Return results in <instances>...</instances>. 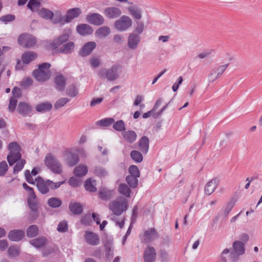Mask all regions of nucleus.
Here are the masks:
<instances>
[{
  "mask_svg": "<svg viewBox=\"0 0 262 262\" xmlns=\"http://www.w3.org/2000/svg\"><path fill=\"white\" fill-rule=\"evenodd\" d=\"M140 40L141 37L139 35L135 33H130L127 39V46L130 49H136L137 48Z\"/></svg>",
  "mask_w": 262,
  "mask_h": 262,
  "instance_id": "13",
  "label": "nucleus"
},
{
  "mask_svg": "<svg viewBox=\"0 0 262 262\" xmlns=\"http://www.w3.org/2000/svg\"><path fill=\"white\" fill-rule=\"evenodd\" d=\"M56 89L59 91H63L66 86V79L62 75H58L55 78Z\"/></svg>",
  "mask_w": 262,
  "mask_h": 262,
  "instance_id": "32",
  "label": "nucleus"
},
{
  "mask_svg": "<svg viewBox=\"0 0 262 262\" xmlns=\"http://www.w3.org/2000/svg\"><path fill=\"white\" fill-rule=\"evenodd\" d=\"M70 31L64 32L58 38L55 39L51 44L54 53L71 54L74 50L75 43L73 41L69 42L59 48L61 45L68 40Z\"/></svg>",
  "mask_w": 262,
  "mask_h": 262,
  "instance_id": "1",
  "label": "nucleus"
},
{
  "mask_svg": "<svg viewBox=\"0 0 262 262\" xmlns=\"http://www.w3.org/2000/svg\"><path fill=\"white\" fill-rule=\"evenodd\" d=\"M99 196L102 200H107L110 199L113 195L112 191L103 188L99 191Z\"/></svg>",
  "mask_w": 262,
  "mask_h": 262,
  "instance_id": "36",
  "label": "nucleus"
},
{
  "mask_svg": "<svg viewBox=\"0 0 262 262\" xmlns=\"http://www.w3.org/2000/svg\"><path fill=\"white\" fill-rule=\"evenodd\" d=\"M45 164L53 172L60 174L62 172V166L60 162L55 156L51 153L48 154L45 158Z\"/></svg>",
  "mask_w": 262,
  "mask_h": 262,
  "instance_id": "5",
  "label": "nucleus"
},
{
  "mask_svg": "<svg viewBox=\"0 0 262 262\" xmlns=\"http://www.w3.org/2000/svg\"><path fill=\"white\" fill-rule=\"evenodd\" d=\"M48 205L52 208H57L61 205V201L57 198H51L48 201Z\"/></svg>",
  "mask_w": 262,
  "mask_h": 262,
  "instance_id": "44",
  "label": "nucleus"
},
{
  "mask_svg": "<svg viewBox=\"0 0 262 262\" xmlns=\"http://www.w3.org/2000/svg\"><path fill=\"white\" fill-rule=\"evenodd\" d=\"M65 181H63L55 183L50 180H45L40 177H37L35 180L36 187L42 194L48 193L50 189L54 190L57 189Z\"/></svg>",
  "mask_w": 262,
  "mask_h": 262,
  "instance_id": "2",
  "label": "nucleus"
},
{
  "mask_svg": "<svg viewBox=\"0 0 262 262\" xmlns=\"http://www.w3.org/2000/svg\"><path fill=\"white\" fill-rule=\"evenodd\" d=\"M8 147L10 152L7 156V159L9 165L12 166L21 158V154L20 152V147L18 143L13 142L10 143Z\"/></svg>",
  "mask_w": 262,
  "mask_h": 262,
  "instance_id": "7",
  "label": "nucleus"
},
{
  "mask_svg": "<svg viewBox=\"0 0 262 262\" xmlns=\"http://www.w3.org/2000/svg\"><path fill=\"white\" fill-rule=\"evenodd\" d=\"M15 16L12 14H8L1 17L0 20L5 23L13 21L15 19Z\"/></svg>",
  "mask_w": 262,
  "mask_h": 262,
  "instance_id": "59",
  "label": "nucleus"
},
{
  "mask_svg": "<svg viewBox=\"0 0 262 262\" xmlns=\"http://www.w3.org/2000/svg\"><path fill=\"white\" fill-rule=\"evenodd\" d=\"M84 236L86 242L90 245L96 246L99 243V237L98 235L94 232L85 231Z\"/></svg>",
  "mask_w": 262,
  "mask_h": 262,
  "instance_id": "17",
  "label": "nucleus"
},
{
  "mask_svg": "<svg viewBox=\"0 0 262 262\" xmlns=\"http://www.w3.org/2000/svg\"><path fill=\"white\" fill-rule=\"evenodd\" d=\"M38 233V229L36 225H31L28 227L27 230V235L29 237L36 236Z\"/></svg>",
  "mask_w": 262,
  "mask_h": 262,
  "instance_id": "39",
  "label": "nucleus"
},
{
  "mask_svg": "<svg viewBox=\"0 0 262 262\" xmlns=\"http://www.w3.org/2000/svg\"><path fill=\"white\" fill-rule=\"evenodd\" d=\"M144 29L145 25L144 23L141 21H137L136 22V26L133 33H135L140 35V34L143 32Z\"/></svg>",
  "mask_w": 262,
  "mask_h": 262,
  "instance_id": "47",
  "label": "nucleus"
},
{
  "mask_svg": "<svg viewBox=\"0 0 262 262\" xmlns=\"http://www.w3.org/2000/svg\"><path fill=\"white\" fill-rule=\"evenodd\" d=\"M25 236V232L21 230H13L9 232L8 237L12 241L18 242Z\"/></svg>",
  "mask_w": 262,
  "mask_h": 262,
  "instance_id": "20",
  "label": "nucleus"
},
{
  "mask_svg": "<svg viewBox=\"0 0 262 262\" xmlns=\"http://www.w3.org/2000/svg\"><path fill=\"white\" fill-rule=\"evenodd\" d=\"M110 33L111 30L108 27L103 26L96 31V35L99 38H104L107 36Z\"/></svg>",
  "mask_w": 262,
  "mask_h": 262,
  "instance_id": "33",
  "label": "nucleus"
},
{
  "mask_svg": "<svg viewBox=\"0 0 262 262\" xmlns=\"http://www.w3.org/2000/svg\"><path fill=\"white\" fill-rule=\"evenodd\" d=\"M133 25V20L127 15H122L114 23L115 28L120 32H124L130 28Z\"/></svg>",
  "mask_w": 262,
  "mask_h": 262,
  "instance_id": "8",
  "label": "nucleus"
},
{
  "mask_svg": "<svg viewBox=\"0 0 262 262\" xmlns=\"http://www.w3.org/2000/svg\"><path fill=\"white\" fill-rule=\"evenodd\" d=\"M128 171L130 173L129 176H133L137 177H140V171L137 166L134 165L130 166L128 169Z\"/></svg>",
  "mask_w": 262,
  "mask_h": 262,
  "instance_id": "50",
  "label": "nucleus"
},
{
  "mask_svg": "<svg viewBox=\"0 0 262 262\" xmlns=\"http://www.w3.org/2000/svg\"><path fill=\"white\" fill-rule=\"evenodd\" d=\"M156 258V252L155 248L148 246L144 251L143 258L144 262H155Z\"/></svg>",
  "mask_w": 262,
  "mask_h": 262,
  "instance_id": "16",
  "label": "nucleus"
},
{
  "mask_svg": "<svg viewBox=\"0 0 262 262\" xmlns=\"http://www.w3.org/2000/svg\"><path fill=\"white\" fill-rule=\"evenodd\" d=\"M78 33L82 35H90L93 33L92 28L87 24L79 25L76 27Z\"/></svg>",
  "mask_w": 262,
  "mask_h": 262,
  "instance_id": "25",
  "label": "nucleus"
},
{
  "mask_svg": "<svg viewBox=\"0 0 262 262\" xmlns=\"http://www.w3.org/2000/svg\"><path fill=\"white\" fill-rule=\"evenodd\" d=\"M8 165L6 161L0 163V176H4L8 170Z\"/></svg>",
  "mask_w": 262,
  "mask_h": 262,
  "instance_id": "56",
  "label": "nucleus"
},
{
  "mask_svg": "<svg viewBox=\"0 0 262 262\" xmlns=\"http://www.w3.org/2000/svg\"><path fill=\"white\" fill-rule=\"evenodd\" d=\"M130 157L133 160L137 163H140L143 160L142 154L137 150H133L130 152Z\"/></svg>",
  "mask_w": 262,
  "mask_h": 262,
  "instance_id": "46",
  "label": "nucleus"
},
{
  "mask_svg": "<svg viewBox=\"0 0 262 262\" xmlns=\"http://www.w3.org/2000/svg\"><path fill=\"white\" fill-rule=\"evenodd\" d=\"M77 94V91L74 85H70L67 90V95L70 97H75Z\"/></svg>",
  "mask_w": 262,
  "mask_h": 262,
  "instance_id": "55",
  "label": "nucleus"
},
{
  "mask_svg": "<svg viewBox=\"0 0 262 262\" xmlns=\"http://www.w3.org/2000/svg\"><path fill=\"white\" fill-rule=\"evenodd\" d=\"M15 163L16 164L13 168V173L14 174L18 173L23 168L26 163V161L20 158V159H18Z\"/></svg>",
  "mask_w": 262,
  "mask_h": 262,
  "instance_id": "41",
  "label": "nucleus"
},
{
  "mask_svg": "<svg viewBox=\"0 0 262 262\" xmlns=\"http://www.w3.org/2000/svg\"><path fill=\"white\" fill-rule=\"evenodd\" d=\"M96 45L95 42H88L80 49L79 54L81 56H87L92 53V51L96 48Z\"/></svg>",
  "mask_w": 262,
  "mask_h": 262,
  "instance_id": "18",
  "label": "nucleus"
},
{
  "mask_svg": "<svg viewBox=\"0 0 262 262\" xmlns=\"http://www.w3.org/2000/svg\"><path fill=\"white\" fill-rule=\"evenodd\" d=\"M38 15L45 19H51L54 17V13L47 8H42L38 10Z\"/></svg>",
  "mask_w": 262,
  "mask_h": 262,
  "instance_id": "29",
  "label": "nucleus"
},
{
  "mask_svg": "<svg viewBox=\"0 0 262 262\" xmlns=\"http://www.w3.org/2000/svg\"><path fill=\"white\" fill-rule=\"evenodd\" d=\"M228 65L229 64L227 63L218 67L216 70L214 71L215 74L217 75L220 77L225 72L227 68L228 67Z\"/></svg>",
  "mask_w": 262,
  "mask_h": 262,
  "instance_id": "54",
  "label": "nucleus"
},
{
  "mask_svg": "<svg viewBox=\"0 0 262 262\" xmlns=\"http://www.w3.org/2000/svg\"><path fill=\"white\" fill-rule=\"evenodd\" d=\"M8 252L10 256H16L19 253V248L16 246H11L8 249Z\"/></svg>",
  "mask_w": 262,
  "mask_h": 262,
  "instance_id": "51",
  "label": "nucleus"
},
{
  "mask_svg": "<svg viewBox=\"0 0 262 262\" xmlns=\"http://www.w3.org/2000/svg\"><path fill=\"white\" fill-rule=\"evenodd\" d=\"M122 136L124 140L129 143L134 142L136 140L137 137L136 133L131 130H124L122 133Z\"/></svg>",
  "mask_w": 262,
  "mask_h": 262,
  "instance_id": "24",
  "label": "nucleus"
},
{
  "mask_svg": "<svg viewBox=\"0 0 262 262\" xmlns=\"http://www.w3.org/2000/svg\"><path fill=\"white\" fill-rule=\"evenodd\" d=\"M158 237V233L155 228H150L144 234V241L146 243H150Z\"/></svg>",
  "mask_w": 262,
  "mask_h": 262,
  "instance_id": "22",
  "label": "nucleus"
},
{
  "mask_svg": "<svg viewBox=\"0 0 262 262\" xmlns=\"http://www.w3.org/2000/svg\"><path fill=\"white\" fill-rule=\"evenodd\" d=\"M46 239L43 237H38L30 241V243L36 248H40L46 244Z\"/></svg>",
  "mask_w": 262,
  "mask_h": 262,
  "instance_id": "37",
  "label": "nucleus"
},
{
  "mask_svg": "<svg viewBox=\"0 0 262 262\" xmlns=\"http://www.w3.org/2000/svg\"><path fill=\"white\" fill-rule=\"evenodd\" d=\"M33 81L30 77H26L24 78L20 83V85L24 88H27L32 84Z\"/></svg>",
  "mask_w": 262,
  "mask_h": 262,
  "instance_id": "58",
  "label": "nucleus"
},
{
  "mask_svg": "<svg viewBox=\"0 0 262 262\" xmlns=\"http://www.w3.org/2000/svg\"><path fill=\"white\" fill-rule=\"evenodd\" d=\"M235 204V201L233 200L230 201L226 206L224 210V212L226 215H228L230 212Z\"/></svg>",
  "mask_w": 262,
  "mask_h": 262,
  "instance_id": "62",
  "label": "nucleus"
},
{
  "mask_svg": "<svg viewBox=\"0 0 262 262\" xmlns=\"http://www.w3.org/2000/svg\"><path fill=\"white\" fill-rule=\"evenodd\" d=\"M139 177L133 176H128L126 178V181L128 184L132 188H136L138 184V178Z\"/></svg>",
  "mask_w": 262,
  "mask_h": 262,
  "instance_id": "42",
  "label": "nucleus"
},
{
  "mask_svg": "<svg viewBox=\"0 0 262 262\" xmlns=\"http://www.w3.org/2000/svg\"><path fill=\"white\" fill-rule=\"evenodd\" d=\"M38 173V171L36 168H33L31 171V173H30V171L27 170L25 172V176L27 181L30 184H34L35 183V181H34L33 178L31 175L34 176H36Z\"/></svg>",
  "mask_w": 262,
  "mask_h": 262,
  "instance_id": "38",
  "label": "nucleus"
},
{
  "mask_svg": "<svg viewBox=\"0 0 262 262\" xmlns=\"http://www.w3.org/2000/svg\"><path fill=\"white\" fill-rule=\"evenodd\" d=\"M51 65L49 63H43L40 64L38 69L34 71L33 75L39 81L48 80L51 77V72L49 70Z\"/></svg>",
  "mask_w": 262,
  "mask_h": 262,
  "instance_id": "4",
  "label": "nucleus"
},
{
  "mask_svg": "<svg viewBox=\"0 0 262 262\" xmlns=\"http://www.w3.org/2000/svg\"><path fill=\"white\" fill-rule=\"evenodd\" d=\"M94 173L97 176L102 177L107 174L106 171L101 167H96L94 170Z\"/></svg>",
  "mask_w": 262,
  "mask_h": 262,
  "instance_id": "53",
  "label": "nucleus"
},
{
  "mask_svg": "<svg viewBox=\"0 0 262 262\" xmlns=\"http://www.w3.org/2000/svg\"><path fill=\"white\" fill-rule=\"evenodd\" d=\"M66 21L67 20L66 19L64 18V15L63 16H60L59 17H56V18H55L53 20V23L54 24H60V25H62L64 24L67 23V22Z\"/></svg>",
  "mask_w": 262,
  "mask_h": 262,
  "instance_id": "61",
  "label": "nucleus"
},
{
  "mask_svg": "<svg viewBox=\"0 0 262 262\" xmlns=\"http://www.w3.org/2000/svg\"><path fill=\"white\" fill-rule=\"evenodd\" d=\"M104 14L110 19H115L121 16L122 11L121 9L116 7H110L105 8L104 10Z\"/></svg>",
  "mask_w": 262,
  "mask_h": 262,
  "instance_id": "12",
  "label": "nucleus"
},
{
  "mask_svg": "<svg viewBox=\"0 0 262 262\" xmlns=\"http://www.w3.org/2000/svg\"><path fill=\"white\" fill-rule=\"evenodd\" d=\"M113 127L117 131H124L125 130L124 122L122 120H119L113 124Z\"/></svg>",
  "mask_w": 262,
  "mask_h": 262,
  "instance_id": "48",
  "label": "nucleus"
},
{
  "mask_svg": "<svg viewBox=\"0 0 262 262\" xmlns=\"http://www.w3.org/2000/svg\"><path fill=\"white\" fill-rule=\"evenodd\" d=\"M233 253L230 254V258L233 262L238 259V255L243 254L245 252L244 245L242 242L235 241L233 243Z\"/></svg>",
  "mask_w": 262,
  "mask_h": 262,
  "instance_id": "11",
  "label": "nucleus"
},
{
  "mask_svg": "<svg viewBox=\"0 0 262 262\" xmlns=\"http://www.w3.org/2000/svg\"><path fill=\"white\" fill-rule=\"evenodd\" d=\"M118 68L117 66H113L110 69H101L99 75L101 78H106L110 81L115 80L117 77Z\"/></svg>",
  "mask_w": 262,
  "mask_h": 262,
  "instance_id": "10",
  "label": "nucleus"
},
{
  "mask_svg": "<svg viewBox=\"0 0 262 262\" xmlns=\"http://www.w3.org/2000/svg\"><path fill=\"white\" fill-rule=\"evenodd\" d=\"M57 230L59 232H64L68 230V224L66 221L60 222L58 226Z\"/></svg>",
  "mask_w": 262,
  "mask_h": 262,
  "instance_id": "57",
  "label": "nucleus"
},
{
  "mask_svg": "<svg viewBox=\"0 0 262 262\" xmlns=\"http://www.w3.org/2000/svg\"><path fill=\"white\" fill-rule=\"evenodd\" d=\"M17 41L20 46L25 48L32 47L36 43L35 37L27 33L20 34L18 36Z\"/></svg>",
  "mask_w": 262,
  "mask_h": 262,
  "instance_id": "9",
  "label": "nucleus"
},
{
  "mask_svg": "<svg viewBox=\"0 0 262 262\" xmlns=\"http://www.w3.org/2000/svg\"><path fill=\"white\" fill-rule=\"evenodd\" d=\"M37 55L34 52L28 51L24 53L22 55V60L24 63L28 64L31 61L36 58Z\"/></svg>",
  "mask_w": 262,
  "mask_h": 262,
  "instance_id": "30",
  "label": "nucleus"
},
{
  "mask_svg": "<svg viewBox=\"0 0 262 262\" xmlns=\"http://www.w3.org/2000/svg\"><path fill=\"white\" fill-rule=\"evenodd\" d=\"M90 63L91 65L93 68L98 67L100 64V61L99 58L93 56L90 59Z\"/></svg>",
  "mask_w": 262,
  "mask_h": 262,
  "instance_id": "60",
  "label": "nucleus"
},
{
  "mask_svg": "<svg viewBox=\"0 0 262 262\" xmlns=\"http://www.w3.org/2000/svg\"><path fill=\"white\" fill-rule=\"evenodd\" d=\"M86 18L89 23L96 26L102 25L104 21L103 17L101 15L96 13L88 15Z\"/></svg>",
  "mask_w": 262,
  "mask_h": 262,
  "instance_id": "15",
  "label": "nucleus"
},
{
  "mask_svg": "<svg viewBox=\"0 0 262 262\" xmlns=\"http://www.w3.org/2000/svg\"><path fill=\"white\" fill-rule=\"evenodd\" d=\"M12 93L13 95L14 98L16 99L17 98H20L21 96V91L19 88L15 87L13 89Z\"/></svg>",
  "mask_w": 262,
  "mask_h": 262,
  "instance_id": "64",
  "label": "nucleus"
},
{
  "mask_svg": "<svg viewBox=\"0 0 262 262\" xmlns=\"http://www.w3.org/2000/svg\"><path fill=\"white\" fill-rule=\"evenodd\" d=\"M69 183L72 186L76 187L80 185L81 182L77 178L71 177L69 180Z\"/></svg>",
  "mask_w": 262,
  "mask_h": 262,
  "instance_id": "63",
  "label": "nucleus"
},
{
  "mask_svg": "<svg viewBox=\"0 0 262 262\" xmlns=\"http://www.w3.org/2000/svg\"><path fill=\"white\" fill-rule=\"evenodd\" d=\"M84 187L85 189L90 192H95L97 190L95 187V181L92 182L90 179L85 181Z\"/></svg>",
  "mask_w": 262,
  "mask_h": 262,
  "instance_id": "40",
  "label": "nucleus"
},
{
  "mask_svg": "<svg viewBox=\"0 0 262 262\" xmlns=\"http://www.w3.org/2000/svg\"><path fill=\"white\" fill-rule=\"evenodd\" d=\"M69 208L71 211L74 214H80L82 212L83 209L79 203H71L70 204Z\"/></svg>",
  "mask_w": 262,
  "mask_h": 262,
  "instance_id": "34",
  "label": "nucleus"
},
{
  "mask_svg": "<svg viewBox=\"0 0 262 262\" xmlns=\"http://www.w3.org/2000/svg\"><path fill=\"white\" fill-rule=\"evenodd\" d=\"M115 122V120L112 118H107L101 119L97 122V124L100 126L107 127L110 126Z\"/></svg>",
  "mask_w": 262,
  "mask_h": 262,
  "instance_id": "43",
  "label": "nucleus"
},
{
  "mask_svg": "<svg viewBox=\"0 0 262 262\" xmlns=\"http://www.w3.org/2000/svg\"><path fill=\"white\" fill-rule=\"evenodd\" d=\"M88 167L83 164L76 166L74 170V173L77 177H83L88 173Z\"/></svg>",
  "mask_w": 262,
  "mask_h": 262,
  "instance_id": "31",
  "label": "nucleus"
},
{
  "mask_svg": "<svg viewBox=\"0 0 262 262\" xmlns=\"http://www.w3.org/2000/svg\"><path fill=\"white\" fill-rule=\"evenodd\" d=\"M128 202L123 197H118L116 200L110 202L108 208L113 213L119 216L125 212L128 208Z\"/></svg>",
  "mask_w": 262,
  "mask_h": 262,
  "instance_id": "3",
  "label": "nucleus"
},
{
  "mask_svg": "<svg viewBox=\"0 0 262 262\" xmlns=\"http://www.w3.org/2000/svg\"><path fill=\"white\" fill-rule=\"evenodd\" d=\"M19 114L26 116L30 114L31 112L32 108L30 105L25 102H20L17 108Z\"/></svg>",
  "mask_w": 262,
  "mask_h": 262,
  "instance_id": "26",
  "label": "nucleus"
},
{
  "mask_svg": "<svg viewBox=\"0 0 262 262\" xmlns=\"http://www.w3.org/2000/svg\"><path fill=\"white\" fill-rule=\"evenodd\" d=\"M64 155L65 162L67 165L70 167L74 166L78 163L79 161L78 156L71 151H65Z\"/></svg>",
  "mask_w": 262,
  "mask_h": 262,
  "instance_id": "14",
  "label": "nucleus"
},
{
  "mask_svg": "<svg viewBox=\"0 0 262 262\" xmlns=\"http://www.w3.org/2000/svg\"><path fill=\"white\" fill-rule=\"evenodd\" d=\"M118 190L119 193L125 196L126 198H129L131 195V190L128 185L125 183H121L119 185Z\"/></svg>",
  "mask_w": 262,
  "mask_h": 262,
  "instance_id": "28",
  "label": "nucleus"
},
{
  "mask_svg": "<svg viewBox=\"0 0 262 262\" xmlns=\"http://www.w3.org/2000/svg\"><path fill=\"white\" fill-rule=\"evenodd\" d=\"M24 189L28 192L27 203L29 208L32 210L35 213L34 218L37 217L38 212L37 210V201L36 195L33 188L29 186L26 183L23 184Z\"/></svg>",
  "mask_w": 262,
  "mask_h": 262,
  "instance_id": "6",
  "label": "nucleus"
},
{
  "mask_svg": "<svg viewBox=\"0 0 262 262\" xmlns=\"http://www.w3.org/2000/svg\"><path fill=\"white\" fill-rule=\"evenodd\" d=\"M217 184L215 180H212L209 182L205 187V192L207 195H210L214 191Z\"/></svg>",
  "mask_w": 262,
  "mask_h": 262,
  "instance_id": "35",
  "label": "nucleus"
},
{
  "mask_svg": "<svg viewBox=\"0 0 262 262\" xmlns=\"http://www.w3.org/2000/svg\"><path fill=\"white\" fill-rule=\"evenodd\" d=\"M17 102V100L15 98L11 97L10 98L8 106V108L10 112H13L14 111L16 106Z\"/></svg>",
  "mask_w": 262,
  "mask_h": 262,
  "instance_id": "52",
  "label": "nucleus"
},
{
  "mask_svg": "<svg viewBox=\"0 0 262 262\" xmlns=\"http://www.w3.org/2000/svg\"><path fill=\"white\" fill-rule=\"evenodd\" d=\"M81 13V9L79 8H74L68 10L64 18L67 23L71 22L75 18L78 17Z\"/></svg>",
  "mask_w": 262,
  "mask_h": 262,
  "instance_id": "19",
  "label": "nucleus"
},
{
  "mask_svg": "<svg viewBox=\"0 0 262 262\" xmlns=\"http://www.w3.org/2000/svg\"><path fill=\"white\" fill-rule=\"evenodd\" d=\"M69 99L67 98H61L58 100L54 104V108L58 110L59 108L64 106L68 102Z\"/></svg>",
  "mask_w": 262,
  "mask_h": 262,
  "instance_id": "49",
  "label": "nucleus"
},
{
  "mask_svg": "<svg viewBox=\"0 0 262 262\" xmlns=\"http://www.w3.org/2000/svg\"><path fill=\"white\" fill-rule=\"evenodd\" d=\"M52 104L48 101L40 103L36 105L35 109L37 112L42 113L48 112L52 108Z\"/></svg>",
  "mask_w": 262,
  "mask_h": 262,
  "instance_id": "27",
  "label": "nucleus"
},
{
  "mask_svg": "<svg viewBox=\"0 0 262 262\" xmlns=\"http://www.w3.org/2000/svg\"><path fill=\"white\" fill-rule=\"evenodd\" d=\"M149 140L145 136H143L139 141L138 145L140 150L143 154H146L149 149Z\"/></svg>",
  "mask_w": 262,
  "mask_h": 262,
  "instance_id": "23",
  "label": "nucleus"
},
{
  "mask_svg": "<svg viewBox=\"0 0 262 262\" xmlns=\"http://www.w3.org/2000/svg\"><path fill=\"white\" fill-rule=\"evenodd\" d=\"M40 3L38 0H29L27 7L32 11H37L40 7Z\"/></svg>",
  "mask_w": 262,
  "mask_h": 262,
  "instance_id": "45",
  "label": "nucleus"
},
{
  "mask_svg": "<svg viewBox=\"0 0 262 262\" xmlns=\"http://www.w3.org/2000/svg\"><path fill=\"white\" fill-rule=\"evenodd\" d=\"M127 10L132 16L137 20H140L142 18V10L136 5H131L127 7Z\"/></svg>",
  "mask_w": 262,
  "mask_h": 262,
  "instance_id": "21",
  "label": "nucleus"
}]
</instances>
